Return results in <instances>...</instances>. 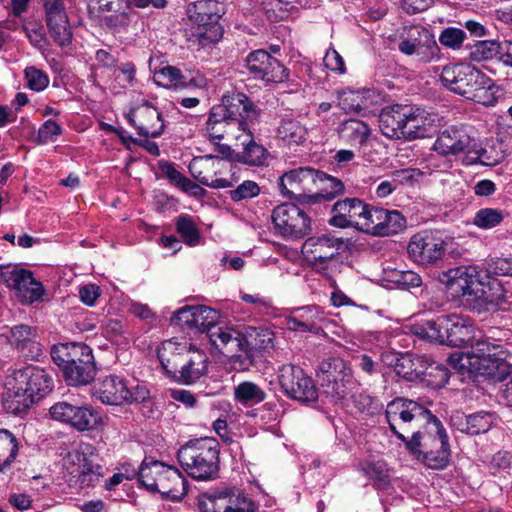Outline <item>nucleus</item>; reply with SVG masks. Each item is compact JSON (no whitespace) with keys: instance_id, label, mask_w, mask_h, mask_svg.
Masks as SVG:
<instances>
[{"instance_id":"nucleus-62","label":"nucleus","mask_w":512,"mask_h":512,"mask_svg":"<svg viewBox=\"0 0 512 512\" xmlns=\"http://www.w3.org/2000/svg\"><path fill=\"white\" fill-rule=\"evenodd\" d=\"M286 320H321L322 312L315 306H306L295 308L291 311L290 315L285 316Z\"/></svg>"},{"instance_id":"nucleus-6","label":"nucleus","mask_w":512,"mask_h":512,"mask_svg":"<svg viewBox=\"0 0 512 512\" xmlns=\"http://www.w3.org/2000/svg\"><path fill=\"white\" fill-rule=\"evenodd\" d=\"M183 470L196 480H213L219 471L218 442L213 438H199L187 442L177 453Z\"/></svg>"},{"instance_id":"nucleus-33","label":"nucleus","mask_w":512,"mask_h":512,"mask_svg":"<svg viewBox=\"0 0 512 512\" xmlns=\"http://www.w3.org/2000/svg\"><path fill=\"white\" fill-rule=\"evenodd\" d=\"M154 81L157 85L166 88H204L205 80L203 78H192L186 81L181 70L174 66H165L154 73Z\"/></svg>"},{"instance_id":"nucleus-45","label":"nucleus","mask_w":512,"mask_h":512,"mask_svg":"<svg viewBox=\"0 0 512 512\" xmlns=\"http://www.w3.org/2000/svg\"><path fill=\"white\" fill-rule=\"evenodd\" d=\"M18 453L16 437L6 429H0V470L9 466Z\"/></svg>"},{"instance_id":"nucleus-58","label":"nucleus","mask_w":512,"mask_h":512,"mask_svg":"<svg viewBox=\"0 0 512 512\" xmlns=\"http://www.w3.org/2000/svg\"><path fill=\"white\" fill-rule=\"evenodd\" d=\"M260 193L259 185L251 180L243 181L235 189L229 191L230 198L239 202L246 199H251L258 196Z\"/></svg>"},{"instance_id":"nucleus-52","label":"nucleus","mask_w":512,"mask_h":512,"mask_svg":"<svg viewBox=\"0 0 512 512\" xmlns=\"http://www.w3.org/2000/svg\"><path fill=\"white\" fill-rule=\"evenodd\" d=\"M450 450L449 444L444 445L442 448H434V450H429L428 452L421 453V459L424 464L436 470L444 469L449 463Z\"/></svg>"},{"instance_id":"nucleus-16","label":"nucleus","mask_w":512,"mask_h":512,"mask_svg":"<svg viewBox=\"0 0 512 512\" xmlns=\"http://www.w3.org/2000/svg\"><path fill=\"white\" fill-rule=\"evenodd\" d=\"M188 334L207 340L217 349H243V333L230 327L227 322H185Z\"/></svg>"},{"instance_id":"nucleus-49","label":"nucleus","mask_w":512,"mask_h":512,"mask_svg":"<svg viewBox=\"0 0 512 512\" xmlns=\"http://www.w3.org/2000/svg\"><path fill=\"white\" fill-rule=\"evenodd\" d=\"M504 212L496 208H482L474 216L473 224L481 229H492L504 219Z\"/></svg>"},{"instance_id":"nucleus-29","label":"nucleus","mask_w":512,"mask_h":512,"mask_svg":"<svg viewBox=\"0 0 512 512\" xmlns=\"http://www.w3.org/2000/svg\"><path fill=\"white\" fill-rule=\"evenodd\" d=\"M54 420L69 424L78 431L92 429L97 423V416L88 406H76L68 402H58L50 408Z\"/></svg>"},{"instance_id":"nucleus-15","label":"nucleus","mask_w":512,"mask_h":512,"mask_svg":"<svg viewBox=\"0 0 512 512\" xmlns=\"http://www.w3.org/2000/svg\"><path fill=\"white\" fill-rule=\"evenodd\" d=\"M343 241L331 235L310 237L302 245L305 262L316 272L327 275L339 255Z\"/></svg>"},{"instance_id":"nucleus-19","label":"nucleus","mask_w":512,"mask_h":512,"mask_svg":"<svg viewBox=\"0 0 512 512\" xmlns=\"http://www.w3.org/2000/svg\"><path fill=\"white\" fill-rule=\"evenodd\" d=\"M0 279L22 303L36 302L44 294L42 283L34 278L31 271L19 265L0 266Z\"/></svg>"},{"instance_id":"nucleus-12","label":"nucleus","mask_w":512,"mask_h":512,"mask_svg":"<svg viewBox=\"0 0 512 512\" xmlns=\"http://www.w3.org/2000/svg\"><path fill=\"white\" fill-rule=\"evenodd\" d=\"M200 512H256L257 505L242 489L235 486L211 488L198 496Z\"/></svg>"},{"instance_id":"nucleus-21","label":"nucleus","mask_w":512,"mask_h":512,"mask_svg":"<svg viewBox=\"0 0 512 512\" xmlns=\"http://www.w3.org/2000/svg\"><path fill=\"white\" fill-rule=\"evenodd\" d=\"M425 423L427 425L423 429L422 427L418 428L404 441L405 447L418 459H420L421 453L434 450V448H442L448 444L445 429L436 416L432 415Z\"/></svg>"},{"instance_id":"nucleus-31","label":"nucleus","mask_w":512,"mask_h":512,"mask_svg":"<svg viewBox=\"0 0 512 512\" xmlns=\"http://www.w3.org/2000/svg\"><path fill=\"white\" fill-rule=\"evenodd\" d=\"M365 204L357 198L337 201L332 208L329 224L338 228H358Z\"/></svg>"},{"instance_id":"nucleus-25","label":"nucleus","mask_w":512,"mask_h":512,"mask_svg":"<svg viewBox=\"0 0 512 512\" xmlns=\"http://www.w3.org/2000/svg\"><path fill=\"white\" fill-rule=\"evenodd\" d=\"M246 67L255 79L267 83H281L288 77L284 65L262 49L249 53L246 58Z\"/></svg>"},{"instance_id":"nucleus-5","label":"nucleus","mask_w":512,"mask_h":512,"mask_svg":"<svg viewBox=\"0 0 512 512\" xmlns=\"http://www.w3.org/2000/svg\"><path fill=\"white\" fill-rule=\"evenodd\" d=\"M51 357L62 370L69 385H86L95 377L96 367L92 350L83 343L56 344L51 349Z\"/></svg>"},{"instance_id":"nucleus-1","label":"nucleus","mask_w":512,"mask_h":512,"mask_svg":"<svg viewBox=\"0 0 512 512\" xmlns=\"http://www.w3.org/2000/svg\"><path fill=\"white\" fill-rule=\"evenodd\" d=\"M412 331L423 339L453 347L471 345L466 352H454L448 363L461 374L483 375L503 380L510 373L508 352L502 346L476 339L472 322H421Z\"/></svg>"},{"instance_id":"nucleus-20","label":"nucleus","mask_w":512,"mask_h":512,"mask_svg":"<svg viewBox=\"0 0 512 512\" xmlns=\"http://www.w3.org/2000/svg\"><path fill=\"white\" fill-rule=\"evenodd\" d=\"M271 218L276 233L285 239H300L311 231L309 216L294 204L275 207Z\"/></svg>"},{"instance_id":"nucleus-53","label":"nucleus","mask_w":512,"mask_h":512,"mask_svg":"<svg viewBox=\"0 0 512 512\" xmlns=\"http://www.w3.org/2000/svg\"><path fill=\"white\" fill-rule=\"evenodd\" d=\"M102 334L117 346L125 347L130 340V333L124 329L122 322H107L102 328Z\"/></svg>"},{"instance_id":"nucleus-55","label":"nucleus","mask_w":512,"mask_h":512,"mask_svg":"<svg viewBox=\"0 0 512 512\" xmlns=\"http://www.w3.org/2000/svg\"><path fill=\"white\" fill-rule=\"evenodd\" d=\"M24 77L27 87L35 92H41L45 90L50 82L47 73L34 66L25 68Z\"/></svg>"},{"instance_id":"nucleus-18","label":"nucleus","mask_w":512,"mask_h":512,"mask_svg":"<svg viewBox=\"0 0 512 512\" xmlns=\"http://www.w3.org/2000/svg\"><path fill=\"white\" fill-rule=\"evenodd\" d=\"M318 378L325 393L337 398L344 397L355 385L352 369L339 357L323 360Z\"/></svg>"},{"instance_id":"nucleus-32","label":"nucleus","mask_w":512,"mask_h":512,"mask_svg":"<svg viewBox=\"0 0 512 512\" xmlns=\"http://www.w3.org/2000/svg\"><path fill=\"white\" fill-rule=\"evenodd\" d=\"M378 94L371 89H345L337 93L338 106L345 113L359 112L377 104Z\"/></svg>"},{"instance_id":"nucleus-17","label":"nucleus","mask_w":512,"mask_h":512,"mask_svg":"<svg viewBox=\"0 0 512 512\" xmlns=\"http://www.w3.org/2000/svg\"><path fill=\"white\" fill-rule=\"evenodd\" d=\"M433 147L436 152L444 156L460 152L467 153L465 159L467 164L481 162L477 140L464 126H451L441 131Z\"/></svg>"},{"instance_id":"nucleus-47","label":"nucleus","mask_w":512,"mask_h":512,"mask_svg":"<svg viewBox=\"0 0 512 512\" xmlns=\"http://www.w3.org/2000/svg\"><path fill=\"white\" fill-rule=\"evenodd\" d=\"M501 43L492 40L478 41L470 52L472 60L481 62L495 57L500 59Z\"/></svg>"},{"instance_id":"nucleus-61","label":"nucleus","mask_w":512,"mask_h":512,"mask_svg":"<svg viewBox=\"0 0 512 512\" xmlns=\"http://www.w3.org/2000/svg\"><path fill=\"white\" fill-rule=\"evenodd\" d=\"M61 133L62 128L60 125L53 120H47L38 130L37 142L39 144L54 142Z\"/></svg>"},{"instance_id":"nucleus-37","label":"nucleus","mask_w":512,"mask_h":512,"mask_svg":"<svg viewBox=\"0 0 512 512\" xmlns=\"http://www.w3.org/2000/svg\"><path fill=\"white\" fill-rule=\"evenodd\" d=\"M233 396L236 402L245 406H253L266 399L264 389L252 381L240 382L234 387Z\"/></svg>"},{"instance_id":"nucleus-40","label":"nucleus","mask_w":512,"mask_h":512,"mask_svg":"<svg viewBox=\"0 0 512 512\" xmlns=\"http://www.w3.org/2000/svg\"><path fill=\"white\" fill-rule=\"evenodd\" d=\"M383 280L402 289H410L421 286V277L411 270H398L395 268L383 269Z\"/></svg>"},{"instance_id":"nucleus-35","label":"nucleus","mask_w":512,"mask_h":512,"mask_svg":"<svg viewBox=\"0 0 512 512\" xmlns=\"http://www.w3.org/2000/svg\"><path fill=\"white\" fill-rule=\"evenodd\" d=\"M98 3L102 12L110 13L104 17L109 27L116 29L128 24L129 11L124 0H98Z\"/></svg>"},{"instance_id":"nucleus-11","label":"nucleus","mask_w":512,"mask_h":512,"mask_svg":"<svg viewBox=\"0 0 512 512\" xmlns=\"http://www.w3.org/2000/svg\"><path fill=\"white\" fill-rule=\"evenodd\" d=\"M447 287L453 296H462V302L472 310H480L488 301L486 285L480 280L474 266H460L445 273Z\"/></svg>"},{"instance_id":"nucleus-42","label":"nucleus","mask_w":512,"mask_h":512,"mask_svg":"<svg viewBox=\"0 0 512 512\" xmlns=\"http://www.w3.org/2000/svg\"><path fill=\"white\" fill-rule=\"evenodd\" d=\"M9 342L20 350L31 346L33 349L39 350L37 339V331L28 324L15 325L8 336Z\"/></svg>"},{"instance_id":"nucleus-2","label":"nucleus","mask_w":512,"mask_h":512,"mask_svg":"<svg viewBox=\"0 0 512 512\" xmlns=\"http://www.w3.org/2000/svg\"><path fill=\"white\" fill-rule=\"evenodd\" d=\"M258 112L243 93L224 96L222 104L213 107L206 122V131L212 141L226 139L239 146L249 141Z\"/></svg>"},{"instance_id":"nucleus-48","label":"nucleus","mask_w":512,"mask_h":512,"mask_svg":"<svg viewBox=\"0 0 512 512\" xmlns=\"http://www.w3.org/2000/svg\"><path fill=\"white\" fill-rule=\"evenodd\" d=\"M382 209L377 207H369L365 204L364 213L358 226V230L378 236V229L382 224Z\"/></svg>"},{"instance_id":"nucleus-46","label":"nucleus","mask_w":512,"mask_h":512,"mask_svg":"<svg viewBox=\"0 0 512 512\" xmlns=\"http://www.w3.org/2000/svg\"><path fill=\"white\" fill-rule=\"evenodd\" d=\"M383 223L380 224L378 231V236H386L397 234L402 231L406 226V220L402 216V214L398 211H389L386 209H382V217Z\"/></svg>"},{"instance_id":"nucleus-23","label":"nucleus","mask_w":512,"mask_h":512,"mask_svg":"<svg viewBox=\"0 0 512 512\" xmlns=\"http://www.w3.org/2000/svg\"><path fill=\"white\" fill-rule=\"evenodd\" d=\"M409 257L416 263L429 266L435 265L446 252L443 239L433 235L431 232L423 231L415 234L408 244Z\"/></svg>"},{"instance_id":"nucleus-24","label":"nucleus","mask_w":512,"mask_h":512,"mask_svg":"<svg viewBox=\"0 0 512 512\" xmlns=\"http://www.w3.org/2000/svg\"><path fill=\"white\" fill-rule=\"evenodd\" d=\"M398 49L405 55H416L423 62L437 57L439 47L430 32L419 26L410 27L406 36L401 38Z\"/></svg>"},{"instance_id":"nucleus-34","label":"nucleus","mask_w":512,"mask_h":512,"mask_svg":"<svg viewBox=\"0 0 512 512\" xmlns=\"http://www.w3.org/2000/svg\"><path fill=\"white\" fill-rule=\"evenodd\" d=\"M208 369L207 355L198 349L190 350L186 363L179 370V378L185 384H191L200 379Z\"/></svg>"},{"instance_id":"nucleus-60","label":"nucleus","mask_w":512,"mask_h":512,"mask_svg":"<svg viewBox=\"0 0 512 512\" xmlns=\"http://www.w3.org/2000/svg\"><path fill=\"white\" fill-rule=\"evenodd\" d=\"M457 76H461V87H459V95L468 99L469 95H471L470 84L471 81L477 80L475 77H479V70L474 66L467 64L466 68L461 69V71H455Z\"/></svg>"},{"instance_id":"nucleus-38","label":"nucleus","mask_w":512,"mask_h":512,"mask_svg":"<svg viewBox=\"0 0 512 512\" xmlns=\"http://www.w3.org/2000/svg\"><path fill=\"white\" fill-rule=\"evenodd\" d=\"M318 182L323 184V191L310 195L308 204L318 203L322 200L331 201L344 191V184L341 180L329 176L324 172L318 171L317 183Z\"/></svg>"},{"instance_id":"nucleus-3","label":"nucleus","mask_w":512,"mask_h":512,"mask_svg":"<svg viewBox=\"0 0 512 512\" xmlns=\"http://www.w3.org/2000/svg\"><path fill=\"white\" fill-rule=\"evenodd\" d=\"M52 389L49 373L40 367L27 366L6 377L3 406L9 413L20 414Z\"/></svg>"},{"instance_id":"nucleus-43","label":"nucleus","mask_w":512,"mask_h":512,"mask_svg":"<svg viewBox=\"0 0 512 512\" xmlns=\"http://www.w3.org/2000/svg\"><path fill=\"white\" fill-rule=\"evenodd\" d=\"M219 312L205 305H186L175 311L170 320H217Z\"/></svg>"},{"instance_id":"nucleus-56","label":"nucleus","mask_w":512,"mask_h":512,"mask_svg":"<svg viewBox=\"0 0 512 512\" xmlns=\"http://www.w3.org/2000/svg\"><path fill=\"white\" fill-rule=\"evenodd\" d=\"M499 87L489 78V84L482 85L476 92L469 95L468 99L485 106H492L498 98Z\"/></svg>"},{"instance_id":"nucleus-10","label":"nucleus","mask_w":512,"mask_h":512,"mask_svg":"<svg viewBox=\"0 0 512 512\" xmlns=\"http://www.w3.org/2000/svg\"><path fill=\"white\" fill-rule=\"evenodd\" d=\"M385 415L391 431L403 442L432 417L430 411L406 398H396L389 402Z\"/></svg>"},{"instance_id":"nucleus-54","label":"nucleus","mask_w":512,"mask_h":512,"mask_svg":"<svg viewBox=\"0 0 512 512\" xmlns=\"http://www.w3.org/2000/svg\"><path fill=\"white\" fill-rule=\"evenodd\" d=\"M466 63H457V64H448L445 65L440 73V80L442 84L453 91L454 93L459 94V87H461V76H457L456 73H453L455 71H461V69L466 68Z\"/></svg>"},{"instance_id":"nucleus-4","label":"nucleus","mask_w":512,"mask_h":512,"mask_svg":"<svg viewBox=\"0 0 512 512\" xmlns=\"http://www.w3.org/2000/svg\"><path fill=\"white\" fill-rule=\"evenodd\" d=\"M379 127L388 138L412 140L428 136L435 118L423 109L396 104L382 110Z\"/></svg>"},{"instance_id":"nucleus-39","label":"nucleus","mask_w":512,"mask_h":512,"mask_svg":"<svg viewBox=\"0 0 512 512\" xmlns=\"http://www.w3.org/2000/svg\"><path fill=\"white\" fill-rule=\"evenodd\" d=\"M239 146L242 147V152L237 155V159L250 166H261L266 163L269 153L262 145L255 142L253 135L250 136L249 141H244Z\"/></svg>"},{"instance_id":"nucleus-64","label":"nucleus","mask_w":512,"mask_h":512,"mask_svg":"<svg viewBox=\"0 0 512 512\" xmlns=\"http://www.w3.org/2000/svg\"><path fill=\"white\" fill-rule=\"evenodd\" d=\"M324 65L329 70L344 74L346 72L345 62L342 56L335 50L329 49L324 56Z\"/></svg>"},{"instance_id":"nucleus-50","label":"nucleus","mask_w":512,"mask_h":512,"mask_svg":"<svg viewBox=\"0 0 512 512\" xmlns=\"http://www.w3.org/2000/svg\"><path fill=\"white\" fill-rule=\"evenodd\" d=\"M494 423V416L488 412H478L466 416V428L468 434L477 435L487 432Z\"/></svg>"},{"instance_id":"nucleus-59","label":"nucleus","mask_w":512,"mask_h":512,"mask_svg":"<svg viewBox=\"0 0 512 512\" xmlns=\"http://www.w3.org/2000/svg\"><path fill=\"white\" fill-rule=\"evenodd\" d=\"M234 351L239 352L232 355L230 359V362L235 369L244 371L254 365L255 352L252 349L243 345V349H234Z\"/></svg>"},{"instance_id":"nucleus-30","label":"nucleus","mask_w":512,"mask_h":512,"mask_svg":"<svg viewBox=\"0 0 512 512\" xmlns=\"http://www.w3.org/2000/svg\"><path fill=\"white\" fill-rule=\"evenodd\" d=\"M129 123L138 131L139 135L145 137H158L164 131V122L158 110L143 103L131 109L127 115Z\"/></svg>"},{"instance_id":"nucleus-8","label":"nucleus","mask_w":512,"mask_h":512,"mask_svg":"<svg viewBox=\"0 0 512 512\" xmlns=\"http://www.w3.org/2000/svg\"><path fill=\"white\" fill-rule=\"evenodd\" d=\"M138 480L147 490L159 492L171 500H180L185 495V479L182 474L178 469L162 462H143L138 472Z\"/></svg>"},{"instance_id":"nucleus-44","label":"nucleus","mask_w":512,"mask_h":512,"mask_svg":"<svg viewBox=\"0 0 512 512\" xmlns=\"http://www.w3.org/2000/svg\"><path fill=\"white\" fill-rule=\"evenodd\" d=\"M306 135V128L294 119H283L277 127V136L288 144H300Z\"/></svg>"},{"instance_id":"nucleus-27","label":"nucleus","mask_w":512,"mask_h":512,"mask_svg":"<svg viewBox=\"0 0 512 512\" xmlns=\"http://www.w3.org/2000/svg\"><path fill=\"white\" fill-rule=\"evenodd\" d=\"M41 2L45 10L50 37L59 46L68 45L72 40V32L62 0H41Z\"/></svg>"},{"instance_id":"nucleus-7","label":"nucleus","mask_w":512,"mask_h":512,"mask_svg":"<svg viewBox=\"0 0 512 512\" xmlns=\"http://www.w3.org/2000/svg\"><path fill=\"white\" fill-rule=\"evenodd\" d=\"M224 12V6L217 0H198L187 6L188 18L196 26L193 37L198 45L206 47L221 39L223 28L219 21Z\"/></svg>"},{"instance_id":"nucleus-26","label":"nucleus","mask_w":512,"mask_h":512,"mask_svg":"<svg viewBox=\"0 0 512 512\" xmlns=\"http://www.w3.org/2000/svg\"><path fill=\"white\" fill-rule=\"evenodd\" d=\"M318 170L310 167H299L284 173L279 178V189L283 196L295 198L308 203L310 195L303 192L310 186L317 183Z\"/></svg>"},{"instance_id":"nucleus-9","label":"nucleus","mask_w":512,"mask_h":512,"mask_svg":"<svg viewBox=\"0 0 512 512\" xmlns=\"http://www.w3.org/2000/svg\"><path fill=\"white\" fill-rule=\"evenodd\" d=\"M63 466L68 473L70 486L86 488L93 487L103 476L102 466L98 463V455L90 444H81L68 452Z\"/></svg>"},{"instance_id":"nucleus-14","label":"nucleus","mask_w":512,"mask_h":512,"mask_svg":"<svg viewBox=\"0 0 512 512\" xmlns=\"http://www.w3.org/2000/svg\"><path fill=\"white\" fill-rule=\"evenodd\" d=\"M92 395L107 405H122L142 402L149 392L144 386L130 388L126 380L117 375H108L99 379L93 386Z\"/></svg>"},{"instance_id":"nucleus-57","label":"nucleus","mask_w":512,"mask_h":512,"mask_svg":"<svg viewBox=\"0 0 512 512\" xmlns=\"http://www.w3.org/2000/svg\"><path fill=\"white\" fill-rule=\"evenodd\" d=\"M466 38V33L459 28L448 27L441 31L439 42L446 48L459 50Z\"/></svg>"},{"instance_id":"nucleus-36","label":"nucleus","mask_w":512,"mask_h":512,"mask_svg":"<svg viewBox=\"0 0 512 512\" xmlns=\"http://www.w3.org/2000/svg\"><path fill=\"white\" fill-rule=\"evenodd\" d=\"M339 136L344 141L350 143L351 145H360L363 146L369 135L370 129L368 125L357 119H349L341 123L339 126Z\"/></svg>"},{"instance_id":"nucleus-41","label":"nucleus","mask_w":512,"mask_h":512,"mask_svg":"<svg viewBox=\"0 0 512 512\" xmlns=\"http://www.w3.org/2000/svg\"><path fill=\"white\" fill-rule=\"evenodd\" d=\"M274 334L267 328L249 327L243 333L244 345L252 349L254 352L257 350H266L273 347Z\"/></svg>"},{"instance_id":"nucleus-28","label":"nucleus","mask_w":512,"mask_h":512,"mask_svg":"<svg viewBox=\"0 0 512 512\" xmlns=\"http://www.w3.org/2000/svg\"><path fill=\"white\" fill-rule=\"evenodd\" d=\"M398 374H403L408 379L419 378L422 376L436 377L438 383L445 384L449 379L448 370L441 364L434 361L428 363L421 356L404 355L397 359L396 363Z\"/></svg>"},{"instance_id":"nucleus-13","label":"nucleus","mask_w":512,"mask_h":512,"mask_svg":"<svg viewBox=\"0 0 512 512\" xmlns=\"http://www.w3.org/2000/svg\"><path fill=\"white\" fill-rule=\"evenodd\" d=\"M216 145L217 152L222 156H205L200 160H195L191 165L190 169L195 179L210 188H227L233 184L232 180L224 177L225 171L230 168V164L224 159H229L233 155V151L228 144H220L214 142Z\"/></svg>"},{"instance_id":"nucleus-22","label":"nucleus","mask_w":512,"mask_h":512,"mask_svg":"<svg viewBox=\"0 0 512 512\" xmlns=\"http://www.w3.org/2000/svg\"><path fill=\"white\" fill-rule=\"evenodd\" d=\"M279 383L284 392L297 401L313 402L318 397L313 380L298 366L283 365L279 372Z\"/></svg>"},{"instance_id":"nucleus-63","label":"nucleus","mask_w":512,"mask_h":512,"mask_svg":"<svg viewBox=\"0 0 512 512\" xmlns=\"http://www.w3.org/2000/svg\"><path fill=\"white\" fill-rule=\"evenodd\" d=\"M391 176L398 186L419 181L423 172L416 168H406L394 171Z\"/></svg>"},{"instance_id":"nucleus-51","label":"nucleus","mask_w":512,"mask_h":512,"mask_svg":"<svg viewBox=\"0 0 512 512\" xmlns=\"http://www.w3.org/2000/svg\"><path fill=\"white\" fill-rule=\"evenodd\" d=\"M177 232L183 238V241L189 246H196L200 241V233L188 215H181L176 221Z\"/></svg>"}]
</instances>
